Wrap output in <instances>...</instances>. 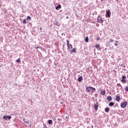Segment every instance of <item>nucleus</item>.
Instances as JSON below:
<instances>
[{"instance_id": "obj_1", "label": "nucleus", "mask_w": 128, "mask_h": 128, "mask_svg": "<svg viewBox=\"0 0 128 128\" xmlns=\"http://www.w3.org/2000/svg\"><path fill=\"white\" fill-rule=\"evenodd\" d=\"M128 105V102L125 101L124 102H121L120 104V108H124Z\"/></svg>"}, {"instance_id": "obj_2", "label": "nucleus", "mask_w": 128, "mask_h": 128, "mask_svg": "<svg viewBox=\"0 0 128 128\" xmlns=\"http://www.w3.org/2000/svg\"><path fill=\"white\" fill-rule=\"evenodd\" d=\"M111 16V12L110 10H106V17L107 18H110Z\"/></svg>"}, {"instance_id": "obj_3", "label": "nucleus", "mask_w": 128, "mask_h": 128, "mask_svg": "<svg viewBox=\"0 0 128 128\" xmlns=\"http://www.w3.org/2000/svg\"><path fill=\"white\" fill-rule=\"evenodd\" d=\"M2 118L6 120H10L12 118V116H4Z\"/></svg>"}, {"instance_id": "obj_4", "label": "nucleus", "mask_w": 128, "mask_h": 128, "mask_svg": "<svg viewBox=\"0 0 128 128\" xmlns=\"http://www.w3.org/2000/svg\"><path fill=\"white\" fill-rule=\"evenodd\" d=\"M96 21L102 24L104 20H102V18L100 16H98Z\"/></svg>"}, {"instance_id": "obj_5", "label": "nucleus", "mask_w": 128, "mask_h": 128, "mask_svg": "<svg viewBox=\"0 0 128 128\" xmlns=\"http://www.w3.org/2000/svg\"><path fill=\"white\" fill-rule=\"evenodd\" d=\"M126 76H122L121 82H122V83L124 82V83L126 84Z\"/></svg>"}, {"instance_id": "obj_6", "label": "nucleus", "mask_w": 128, "mask_h": 128, "mask_svg": "<svg viewBox=\"0 0 128 128\" xmlns=\"http://www.w3.org/2000/svg\"><path fill=\"white\" fill-rule=\"evenodd\" d=\"M98 102H96V104H94V108L96 110V111H97L98 110Z\"/></svg>"}, {"instance_id": "obj_7", "label": "nucleus", "mask_w": 128, "mask_h": 128, "mask_svg": "<svg viewBox=\"0 0 128 128\" xmlns=\"http://www.w3.org/2000/svg\"><path fill=\"white\" fill-rule=\"evenodd\" d=\"M66 42H67V46H68V50H69L70 49V47L69 46H70L72 50V44H69V41L68 40H66Z\"/></svg>"}, {"instance_id": "obj_8", "label": "nucleus", "mask_w": 128, "mask_h": 128, "mask_svg": "<svg viewBox=\"0 0 128 128\" xmlns=\"http://www.w3.org/2000/svg\"><path fill=\"white\" fill-rule=\"evenodd\" d=\"M90 88V86H86V92H88V93L90 92L91 88Z\"/></svg>"}, {"instance_id": "obj_9", "label": "nucleus", "mask_w": 128, "mask_h": 128, "mask_svg": "<svg viewBox=\"0 0 128 128\" xmlns=\"http://www.w3.org/2000/svg\"><path fill=\"white\" fill-rule=\"evenodd\" d=\"M56 10H58L62 8V5L58 4L55 8Z\"/></svg>"}, {"instance_id": "obj_10", "label": "nucleus", "mask_w": 128, "mask_h": 128, "mask_svg": "<svg viewBox=\"0 0 128 128\" xmlns=\"http://www.w3.org/2000/svg\"><path fill=\"white\" fill-rule=\"evenodd\" d=\"M83 78H82V76H80V77H78V81L79 82H81Z\"/></svg>"}, {"instance_id": "obj_11", "label": "nucleus", "mask_w": 128, "mask_h": 128, "mask_svg": "<svg viewBox=\"0 0 128 128\" xmlns=\"http://www.w3.org/2000/svg\"><path fill=\"white\" fill-rule=\"evenodd\" d=\"M106 100H107L109 102H112V98L111 96H107V98H106Z\"/></svg>"}, {"instance_id": "obj_12", "label": "nucleus", "mask_w": 128, "mask_h": 128, "mask_svg": "<svg viewBox=\"0 0 128 128\" xmlns=\"http://www.w3.org/2000/svg\"><path fill=\"white\" fill-rule=\"evenodd\" d=\"M70 54H72V52H76V48H74L72 50H70Z\"/></svg>"}, {"instance_id": "obj_13", "label": "nucleus", "mask_w": 128, "mask_h": 128, "mask_svg": "<svg viewBox=\"0 0 128 128\" xmlns=\"http://www.w3.org/2000/svg\"><path fill=\"white\" fill-rule=\"evenodd\" d=\"M116 100L118 102H119L120 100V96H116Z\"/></svg>"}, {"instance_id": "obj_14", "label": "nucleus", "mask_w": 128, "mask_h": 128, "mask_svg": "<svg viewBox=\"0 0 128 128\" xmlns=\"http://www.w3.org/2000/svg\"><path fill=\"white\" fill-rule=\"evenodd\" d=\"M90 90H92V92L94 93V91L96 90V89L94 88H93L92 86H90Z\"/></svg>"}, {"instance_id": "obj_15", "label": "nucleus", "mask_w": 128, "mask_h": 128, "mask_svg": "<svg viewBox=\"0 0 128 128\" xmlns=\"http://www.w3.org/2000/svg\"><path fill=\"white\" fill-rule=\"evenodd\" d=\"M100 94L102 96H104L105 95V94H106V91L104 90H102L100 91Z\"/></svg>"}, {"instance_id": "obj_16", "label": "nucleus", "mask_w": 128, "mask_h": 128, "mask_svg": "<svg viewBox=\"0 0 128 128\" xmlns=\"http://www.w3.org/2000/svg\"><path fill=\"white\" fill-rule=\"evenodd\" d=\"M114 105V102H110L108 104L109 106L112 107Z\"/></svg>"}, {"instance_id": "obj_17", "label": "nucleus", "mask_w": 128, "mask_h": 128, "mask_svg": "<svg viewBox=\"0 0 128 128\" xmlns=\"http://www.w3.org/2000/svg\"><path fill=\"white\" fill-rule=\"evenodd\" d=\"M104 111L106 113H108L110 112V108L108 107H106L104 109Z\"/></svg>"}, {"instance_id": "obj_18", "label": "nucleus", "mask_w": 128, "mask_h": 128, "mask_svg": "<svg viewBox=\"0 0 128 128\" xmlns=\"http://www.w3.org/2000/svg\"><path fill=\"white\" fill-rule=\"evenodd\" d=\"M48 123L49 125L52 124V120H48Z\"/></svg>"}, {"instance_id": "obj_19", "label": "nucleus", "mask_w": 128, "mask_h": 128, "mask_svg": "<svg viewBox=\"0 0 128 128\" xmlns=\"http://www.w3.org/2000/svg\"><path fill=\"white\" fill-rule=\"evenodd\" d=\"M95 48H97V50H100V45L99 44H96L95 46Z\"/></svg>"}, {"instance_id": "obj_20", "label": "nucleus", "mask_w": 128, "mask_h": 128, "mask_svg": "<svg viewBox=\"0 0 128 128\" xmlns=\"http://www.w3.org/2000/svg\"><path fill=\"white\" fill-rule=\"evenodd\" d=\"M84 40H85V42H88V36H86V38Z\"/></svg>"}, {"instance_id": "obj_21", "label": "nucleus", "mask_w": 128, "mask_h": 128, "mask_svg": "<svg viewBox=\"0 0 128 128\" xmlns=\"http://www.w3.org/2000/svg\"><path fill=\"white\" fill-rule=\"evenodd\" d=\"M21 62V60L20 58H18V60H16V62L19 63V62Z\"/></svg>"}, {"instance_id": "obj_22", "label": "nucleus", "mask_w": 128, "mask_h": 128, "mask_svg": "<svg viewBox=\"0 0 128 128\" xmlns=\"http://www.w3.org/2000/svg\"><path fill=\"white\" fill-rule=\"evenodd\" d=\"M125 91L128 92V86L124 88Z\"/></svg>"}, {"instance_id": "obj_23", "label": "nucleus", "mask_w": 128, "mask_h": 128, "mask_svg": "<svg viewBox=\"0 0 128 128\" xmlns=\"http://www.w3.org/2000/svg\"><path fill=\"white\" fill-rule=\"evenodd\" d=\"M117 86H118V87H120L121 88H122V85L120 84H117Z\"/></svg>"}, {"instance_id": "obj_24", "label": "nucleus", "mask_w": 128, "mask_h": 128, "mask_svg": "<svg viewBox=\"0 0 128 128\" xmlns=\"http://www.w3.org/2000/svg\"><path fill=\"white\" fill-rule=\"evenodd\" d=\"M22 22L24 24H26L27 23L26 20V19L24 20Z\"/></svg>"}, {"instance_id": "obj_25", "label": "nucleus", "mask_w": 128, "mask_h": 128, "mask_svg": "<svg viewBox=\"0 0 128 128\" xmlns=\"http://www.w3.org/2000/svg\"><path fill=\"white\" fill-rule=\"evenodd\" d=\"M24 123L26 124H28L30 123V122L28 121V120H26L24 121Z\"/></svg>"}, {"instance_id": "obj_26", "label": "nucleus", "mask_w": 128, "mask_h": 128, "mask_svg": "<svg viewBox=\"0 0 128 128\" xmlns=\"http://www.w3.org/2000/svg\"><path fill=\"white\" fill-rule=\"evenodd\" d=\"M27 20H32V17H30V16H28Z\"/></svg>"}, {"instance_id": "obj_27", "label": "nucleus", "mask_w": 128, "mask_h": 128, "mask_svg": "<svg viewBox=\"0 0 128 128\" xmlns=\"http://www.w3.org/2000/svg\"><path fill=\"white\" fill-rule=\"evenodd\" d=\"M4 12L5 14H6V13H7V10H6V8H4Z\"/></svg>"}, {"instance_id": "obj_28", "label": "nucleus", "mask_w": 128, "mask_h": 128, "mask_svg": "<svg viewBox=\"0 0 128 128\" xmlns=\"http://www.w3.org/2000/svg\"><path fill=\"white\" fill-rule=\"evenodd\" d=\"M54 24L55 25H56V26H58V22H56Z\"/></svg>"}, {"instance_id": "obj_29", "label": "nucleus", "mask_w": 128, "mask_h": 128, "mask_svg": "<svg viewBox=\"0 0 128 128\" xmlns=\"http://www.w3.org/2000/svg\"><path fill=\"white\" fill-rule=\"evenodd\" d=\"M94 96L97 98L98 97V94H96L94 95Z\"/></svg>"}, {"instance_id": "obj_30", "label": "nucleus", "mask_w": 128, "mask_h": 128, "mask_svg": "<svg viewBox=\"0 0 128 128\" xmlns=\"http://www.w3.org/2000/svg\"><path fill=\"white\" fill-rule=\"evenodd\" d=\"M114 42L113 40L110 39V42Z\"/></svg>"}, {"instance_id": "obj_31", "label": "nucleus", "mask_w": 128, "mask_h": 128, "mask_svg": "<svg viewBox=\"0 0 128 128\" xmlns=\"http://www.w3.org/2000/svg\"><path fill=\"white\" fill-rule=\"evenodd\" d=\"M43 125H44V128H46V126L44 124V123L43 124Z\"/></svg>"}, {"instance_id": "obj_32", "label": "nucleus", "mask_w": 128, "mask_h": 128, "mask_svg": "<svg viewBox=\"0 0 128 128\" xmlns=\"http://www.w3.org/2000/svg\"><path fill=\"white\" fill-rule=\"evenodd\" d=\"M100 40V37H97L96 38V40Z\"/></svg>"}, {"instance_id": "obj_33", "label": "nucleus", "mask_w": 128, "mask_h": 128, "mask_svg": "<svg viewBox=\"0 0 128 128\" xmlns=\"http://www.w3.org/2000/svg\"><path fill=\"white\" fill-rule=\"evenodd\" d=\"M58 120L59 122L62 121V119H61L60 118H58Z\"/></svg>"}, {"instance_id": "obj_34", "label": "nucleus", "mask_w": 128, "mask_h": 128, "mask_svg": "<svg viewBox=\"0 0 128 128\" xmlns=\"http://www.w3.org/2000/svg\"><path fill=\"white\" fill-rule=\"evenodd\" d=\"M120 66H122V68H125V66H123V64H122Z\"/></svg>"}, {"instance_id": "obj_35", "label": "nucleus", "mask_w": 128, "mask_h": 128, "mask_svg": "<svg viewBox=\"0 0 128 128\" xmlns=\"http://www.w3.org/2000/svg\"><path fill=\"white\" fill-rule=\"evenodd\" d=\"M114 46H117L118 44H117L116 43H115V44H114Z\"/></svg>"}, {"instance_id": "obj_36", "label": "nucleus", "mask_w": 128, "mask_h": 128, "mask_svg": "<svg viewBox=\"0 0 128 128\" xmlns=\"http://www.w3.org/2000/svg\"><path fill=\"white\" fill-rule=\"evenodd\" d=\"M21 2H22L21 1L18 2V3L20 4V5H21V4H21Z\"/></svg>"}, {"instance_id": "obj_37", "label": "nucleus", "mask_w": 128, "mask_h": 128, "mask_svg": "<svg viewBox=\"0 0 128 128\" xmlns=\"http://www.w3.org/2000/svg\"><path fill=\"white\" fill-rule=\"evenodd\" d=\"M94 14H96V12H95L94 13H92V15H94Z\"/></svg>"}, {"instance_id": "obj_38", "label": "nucleus", "mask_w": 128, "mask_h": 128, "mask_svg": "<svg viewBox=\"0 0 128 128\" xmlns=\"http://www.w3.org/2000/svg\"><path fill=\"white\" fill-rule=\"evenodd\" d=\"M40 29L41 31L42 30V28H40Z\"/></svg>"}, {"instance_id": "obj_39", "label": "nucleus", "mask_w": 128, "mask_h": 128, "mask_svg": "<svg viewBox=\"0 0 128 128\" xmlns=\"http://www.w3.org/2000/svg\"><path fill=\"white\" fill-rule=\"evenodd\" d=\"M115 42H116V44H118V41H115Z\"/></svg>"}, {"instance_id": "obj_40", "label": "nucleus", "mask_w": 128, "mask_h": 128, "mask_svg": "<svg viewBox=\"0 0 128 128\" xmlns=\"http://www.w3.org/2000/svg\"><path fill=\"white\" fill-rule=\"evenodd\" d=\"M101 2H102V4H104V1L103 0H100Z\"/></svg>"}, {"instance_id": "obj_41", "label": "nucleus", "mask_w": 128, "mask_h": 128, "mask_svg": "<svg viewBox=\"0 0 128 128\" xmlns=\"http://www.w3.org/2000/svg\"><path fill=\"white\" fill-rule=\"evenodd\" d=\"M66 18L67 19H68V16H67L66 17Z\"/></svg>"}, {"instance_id": "obj_42", "label": "nucleus", "mask_w": 128, "mask_h": 128, "mask_svg": "<svg viewBox=\"0 0 128 128\" xmlns=\"http://www.w3.org/2000/svg\"><path fill=\"white\" fill-rule=\"evenodd\" d=\"M107 50V48H104V50Z\"/></svg>"}, {"instance_id": "obj_43", "label": "nucleus", "mask_w": 128, "mask_h": 128, "mask_svg": "<svg viewBox=\"0 0 128 128\" xmlns=\"http://www.w3.org/2000/svg\"><path fill=\"white\" fill-rule=\"evenodd\" d=\"M36 48H40V47L37 46Z\"/></svg>"}, {"instance_id": "obj_44", "label": "nucleus", "mask_w": 128, "mask_h": 128, "mask_svg": "<svg viewBox=\"0 0 128 128\" xmlns=\"http://www.w3.org/2000/svg\"><path fill=\"white\" fill-rule=\"evenodd\" d=\"M91 127H92V128H93V127H94V126H91Z\"/></svg>"}, {"instance_id": "obj_45", "label": "nucleus", "mask_w": 128, "mask_h": 128, "mask_svg": "<svg viewBox=\"0 0 128 128\" xmlns=\"http://www.w3.org/2000/svg\"><path fill=\"white\" fill-rule=\"evenodd\" d=\"M62 36H64V33H62Z\"/></svg>"}, {"instance_id": "obj_46", "label": "nucleus", "mask_w": 128, "mask_h": 128, "mask_svg": "<svg viewBox=\"0 0 128 128\" xmlns=\"http://www.w3.org/2000/svg\"><path fill=\"white\" fill-rule=\"evenodd\" d=\"M66 118H68V116H66Z\"/></svg>"}, {"instance_id": "obj_47", "label": "nucleus", "mask_w": 128, "mask_h": 128, "mask_svg": "<svg viewBox=\"0 0 128 128\" xmlns=\"http://www.w3.org/2000/svg\"><path fill=\"white\" fill-rule=\"evenodd\" d=\"M23 120H24V121H25V119H24V118Z\"/></svg>"}, {"instance_id": "obj_48", "label": "nucleus", "mask_w": 128, "mask_h": 128, "mask_svg": "<svg viewBox=\"0 0 128 128\" xmlns=\"http://www.w3.org/2000/svg\"><path fill=\"white\" fill-rule=\"evenodd\" d=\"M30 24L32 25V23L31 22Z\"/></svg>"}, {"instance_id": "obj_49", "label": "nucleus", "mask_w": 128, "mask_h": 128, "mask_svg": "<svg viewBox=\"0 0 128 128\" xmlns=\"http://www.w3.org/2000/svg\"><path fill=\"white\" fill-rule=\"evenodd\" d=\"M61 104H62V102H61Z\"/></svg>"}, {"instance_id": "obj_50", "label": "nucleus", "mask_w": 128, "mask_h": 128, "mask_svg": "<svg viewBox=\"0 0 128 128\" xmlns=\"http://www.w3.org/2000/svg\"><path fill=\"white\" fill-rule=\"evenodd\" d=\"M116 1H118V0H116Z\"/></svg>"}, {"instance_id": "obj_51", "label": "nucleus", "mask_w": 128, "mask_h": 128, "mask_svg": "<svg viewBox=\"0 0 128 128\" xmlns=\"http://www.w3.org/2000/svg\"><path fill=\"white\" fill-rule=\"evenodd\" d=\"M104 3L106 4V1H104Z\"/></svg>"}, {"instance_id": "obj_52", "label": "nucleus", "mask_w": 128, "mask_h": 128, "mask_svg": "<svg viewBox=\"0 0 128 128\" xmlns=\"http://www.w3.org/2000/svg\"><path fill=\"white\" fill-rule=\"evenodd\" d=\"M108 0V2H110V0Z\"/></svg>"}, {"instance_id": "obj_53", "label": "nucleus", "mask_w": 128, "mask_h": 128, "mask_svg": "<svg viewBox=\"0 0 128 128\" xmlns=\"http://www.w3.org/2000/svg\"><path fill=\"white\" fill-rule=\"evenodd\" d=\"M96 2H97V0H96Z\"/></svg>"}, {"instance_id": "obj_54", "label": "nucleus", "mask_w": 128, "mask_h": 128, "mask_svg": "<svg viewBox=\"0 0 128 128\" xmlns=\"http://www.w3.org/2000/svg\"><path fill=\"white\" fill-rule=\"evenodd\" d=\"M96 2H97V0H96Z\"/></svg>"}, {"instance_id": "obj_55", "label": "nucleus", "mask_w": 128, "mask_h": 128, "mask_svg": "<svg viewBox=\"0 0 128 128\" xmlns=\"http://www.w3.org/2000/svg\"><path fill=\"white\" fill-rule=\"evenodd\" d=\"M46 128H48V127H46Z\"/></svg>"}]
</instances>
